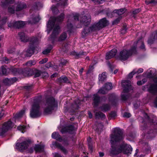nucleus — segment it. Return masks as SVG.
<instances>
[{"mask_svg":"<svg viewBox=\"0 0 157 157\" xmlns=\"http://www.w3.org/2000/svg\"><path fill=\"white\" fill-rule=\"evenodd\" d=\"M64 17V15L63 13H61L60 15L57 17H53L52 21L49 20L48 24V27H50L52 29L53 27V31L52 34L51 36V39L53 42L56 37V36L59 32L60 27L58 25H55L56 22H60L62 21Z\"/></svg>","mask_w":157,"mask_h":157,"instance_id":"nucleus-3","label":"nucleus"},{"mask_svg":"<svg viewBox=\"0 0 157 157\" xmlns=\"http://www.w3.org/2000/svg\"><path fill=\"white\" fill-rule=\"evenodd\" d=\"M126 28L125 27H124L121 30V33L122 34H124L126 33Z\"/></svg>","mask_w":157,"mask_h":157,"instance_id":"nucleus-63","label":"nucleus"},{"mask_svg":"<svg viewBox=\"0 0 157 157\" xmlns=\"http://www.w3.org/2000/svg\"><path fill=\"white\" fill-rule=\"evenodd\" d=\"M91 26L89 28L87 27H85L82 33V34L83 36H85L86 35V34H87L88 33L90 32V30L91 31H94V30H92L91 29Z\"/></svg>","mask_w":157,"mask_h":157,"instance_id":"nucleus-39","label":"nucleus"},{"mask_svg":"<svg viewBox=\"0 0 157 157\" xmlns=\"http://www.w3.org/2000/svg\"><path fill=\"white\" fill-rule=\"evenodd\" d=\"M33 85H27L26 86H24V88L27 91L31 90L33 88Z\"/></svg>","mask_w":157,"mask_h":157,"instance_id":"nucleus-51","label":"nucleus"},{"mask_svg":"<svg viewBox=\"0 0 157 157\" xmlns=\"http://www.w3.org/2000/svg\"><path fill=\"white\" fill-rule=\"evenodd\" d=\"M20 39L21 41L26 42L28 41L29 39L28 36L24 32H21L18 33Z\"/></svg>","mask_w":157,"mask_h":157,"instance_id":"nucleus-21","label":"nucleus"},{"mask_svg":"<svg viewBox=\"0 0 157 157\" xmlns=\"http://www.w3.org/2000/svg\"><path fill=\"white\" fill-rule=\"evenodd\" d=\"M67 63V60L64 59H62L61 60V61L59 64V65L60 66L61 64L62 66L65 65Z\"/></svg>","mask_w":157,"mask_h":157,"instance_id":"nucleus-60","label":"nucleus"},{"mask_svg":"<svg viewBox=\"0 0 157 157\" xmlns=\"http://www.w3.org/2000/svg\"><path fill=\"white\" fill-rule=\"evenodd\" d=\"M53 65L51 62H49L47 63L45 65V67L47 68H49L52 67Z\"/></svg>","mask_w":157,"mask_h":157,"instance_id":"nucleus-61","label":"nucleus"},{"mask_svg":"<svg viewBox=\"0 0 157 157\" xmlns=\"http://www.w3.org/2000/svg\"><path fill=\"white\" fill-rule=\"evenodd\" d=\"M33 75H34L35 78H36L39 77L41 74V72L40 71L37 69H34V70H33Z\"/></svg>","mask_w":157,"mask_h":157,"instance_id":"nucleus-41","label":"nucleus"},{"mask_svg":"<svg viewBox=\"0 0 157 157\" xmlns=\"http://www.w3.org/2000/svg\"><path fill=\"white\" fill-rule=\"evenodd\" d=\"M30 143L29 140L23 141L21 143H17L16 144V148L20 151H23L28 148Z\"/></svg>","mask_w":157,"mask_h":157,"instance_id":"nucleus-12","label":"nucleus"},{"mask_svg":"<svg viewBox=\"0 0 157 157\" xmlns=\"http://www.w3.org/2000/svg\"><path fill=\"white\" fill-rule=\"evenodd\" d=\"M59 81L61 83L66 82L68 83L69 82L68 79L66 76L61 77L59 79Z\"/></svg>","mask_w":157,"mask_h":157,"instance_id":"nucleus-40","label":"nucleus"},{"mask_svg":"<svg viewBox=\"0 0 157 157\" xmlns=\"http://www.w3.org/2000/svg\"><path fill=\"white\" fill-rule=\"evenodd\" d=\"M80 21L81 24L86 26L90 24L91 21V17L90 15L83 16L80 18Z\"/></svg>","mask_w":157,"mask_h":157,"instance_id":"nucleus-13","label":"nucleus"},{"mask_svg":"<svg viewBox=\"0 0 157 157\" xmlns=\"http://www.w3.org/2000/svg\"><path fill=\"white\" fill-rule=\"evenodd\" d=\"M4 116V113L3 109H2L0 111V120L2 119Z\"/></svg>","mask_w":157,"mask_h":157,"instance_id":"nucleus-57","label":"nucleus"},{"mask_svg":"<svg viewBox=\"0 0 157 157\" xmlns=\"http://www.w3.org/2000/svg\"><path fill=\"white\" fill-rule=\"evenodd\" d=\"M140 43L141 44V46H140V48L142 49H145V46L144 45V44L143 43V41H142L141 40H138V41L136 43H135V44H134V45H133V46H134V45H136V47L137 46H136V44L137 43Z\"/></svg>","mask_w":157,"mask_h":157,"instance_id":"nucleus-44","label":"nucleus"},{"mask_svg":"<svg viewBox=\"0 0 157 157\" xmlns=\"http://www.w3.org/2000/svg\"><path fill=\"white\" fill-rule=\"evenodd\" d=\"M94 112L95 113V116L96 119H101V120H104L106 118L105 115L100 111L95 112L94 111Z\"/></svg>","mask_w":157,"mask_h":157,"instance_id":"nucleus-22","label":"nucleus"},{"mask_svg":"<svg viewBox=\"0 0 157 157\" xmlns=\"http://www.w3.org/2000/svg\"><path fill=\"white\" fill-rule=\"evenodd\" d=\"M117 116L116 113L115 112H111L109 114V118L111 119L112 118H114Z\"/></svg>","mask_w":157,"mask_h":157,"instance_id":"nucleus-46","label":"nucleus"},{"mask_svg":"<svg viewBox=\"0 0 157 157\" xmlns=\"http://www.w3.org/2000/svg\"><path fill=\"white\" fill-rule=\"evenodd\" d=\"M16 6V11H20L26 9L27 6L26 4L23 2L18 1L15 4Z\"/></svg>","mask_w":157,"mask_h":157,"instance_id":"nucleus-16","label":"nucleus"},{"mask_svg":"<svg viewBox=\"0 0 157 157\" xmlns=\"http://www.w3.org/2000/svg\"><path fill=\"white\" fill-rule=\"evenodd\" d=\"M90 139L89 140L88 139V144L89 146V148L90 150L91 151H92V147L91 145V143L90 142Z\"/></svg>","mask_w":157,"mask_h":157,"instance_id":"nucleus-55","label":"nucleus"},{"mask_svg":"<svg viewBox=\"0 0 157 157\" xmlns=\"http://www.w3.org/2000/svg\"><path fill=\"white\" fill-rule=\"evenodd\" d=\"M36 64V61L34 60H30L27 62L26 64L28 66H31Z\"/></svg>","mask_w":157,"mask_h":157,"instance_id":"nucleus-45","label":"nucleus"},{"mask_svg":"<svg viewBox=\"0 0 157 157\" xmlns=\"http://www.w3.org/2000/svg\"><path fill=\"white\" fill-rule=\"evenodd\" d=\"M106 75L105 72H103L101 74L99 75V80L101 82H103L106 79Z\"/></svg>","mask_w":157,"mask_h":157,"instance_id":"nucleus-34","label":"nucleus"},{"mask_svg":"<svg viewBox=\"0 0 157 157\" xmlns=\"http://www.w3.org/2000/svg\"><path fill=\"white\" fill-rule=\"evenodd\" d=\"M126 10L125 8H122L119 10H115L113 11L114 13H117L118 15H121L124 13Z\"/></svg>","mask_w":157,"mask_h":157,"instance_id":"nucleus-32","label":"nucleus"},{"mask_svg":"<svg viewBox=\"0 0 157 157\" xmlns=\"http://www.w3.org/2000/svg\"><path fill=\"white\" fill-rule=\"evenodd\" d=\"M2 63L4 62L6 63H8L10 62V60L7 58L6 57H5L2 59L1 61Z\"/></svg>","mask_w":157,"mask_h":157,"instance_id":"nucleus-47","label":"nucleus"},{"mask_svg":"<svg viewBox=\"0 0 157 157\" xmlns=\"http://www.w3.org/2000/svg\"><path fill=\"white\" fill-rule=\"evenodd\" d=\"M80 101L79 100L77 99L74 102V103L71 106V108H72L73 112H75V110L79 108V104Z\"/></svg>","mask_w":157,"mask_h":157,"instance_id":"nucleus-24","label":"nucleus"},{"mask_svg":"<svg viewBox=\"0 0 157 157\" xmlns=\"http://www.w3.org/2000/svg\"><path fill=\"white\" fill-rule=\"evenodd\" d=\"M144 117L145 121L147 122H143V124L141 126V130L149 134L151 138L154 137L155 136L156 132L155 130L151 129V128L153 127L152 124H157V123H155V117L152 114L148 115L147 113H145Z\"/></svg>","mask_w":157,"mask_h":157,"instance_id":"nucleus-2","label":"nucleus"},{"mask_svg":"<svg viewBox=\"0 0 157 157\" xmlns=\"http://www.w3.org/2000/svg\"><path fill=\"white\" fill-rule=\"evenodd\" d=\"M40 100L39 98L34 99L31 105L30 110V116L32 118H37L41 115L40 110Z\"/></svg>","mask_w":157,"mask_h":157,"instance_id":"nucleus-4","label":"nucleus"},{"mask_svg":"<svg viewBox=\"0 0 157 157\" xmlns=\"http://www.w3.org/2000/svg\"><path fill=\"white\" fill-rule=\"evenodd\" d=\"M40 20V18L39 16L37 15L36 17H33L32 18H31L28 21V22L29 23L33 24L38 22Z\"/></svg>","mask_w":157,"mask_h":157,"instance_id":"nucleus-29","label":"nucleus"},{"mask_svg":"<svg viewBox=\"0 0 157 157\" xmlns=\"http://www.w3.org/2000/svg\"><path fill=\"white\" fill-rule=\"evenodd\" d=\"M25 127L24 126H20L17 127V129L21 131L23 133V131L25 129Z\"/></svg>","mask_w":157,"mask_h":157,"instance_id":"nucleus-54","label":"nucleus"},{"mask_svg":"<svg viewBox=\"0 0 157 157\" xmlns=\"http://www.w3.org/2000/svg\"><path fill=\"white\" fill-rule=\"evenodd\" d=\"M54 145L55 146L59 148L65 154H66L67 153V151L59 143L56 142Z\"/></svg>","mask_w":157,"mask_h":157,"instance_id":"nucleus-33","label":"nucleus"},{"mask_svg":"<svg viewBox=\"0 0 157 157\" xmlns=\"http://www.w3.org/2000/svg\"><path fill=\"white\" fill-rule=\"evenodd\" d=\"M67 37V34L65 32H63L60 36L58 39V41H62L66 40Z\"/></svg>","mask_w":157,"mask_h":157,"instance_id":"nucleus-35","label":"nucleus"},{"mask_svg":"<svg viewBox=\"0 0 157 157\" xmlns=\"http://www.w3.org/2000/svg\"><path fill=\"white\" fill-rule=\"evenodd\" d=\"M11 72L14 75L21 74L22 72V69L12 67L10 69Z\"/></svg>","mask_w":157,"mask_h":157,"instance_id":"nucleus-25","label":"nucleus"},{"mask_svg":"<svg viewBox=\"0 0 157 157\" xmlns=\"http://www.w3.org/2000/svg\"><path fill=\"white\" fill-rule=\"evenodd\" d=\"M144 70L142 68H139L137 71H136V74L137 73L139 74V73H142L143 72Z\"/></svg>","mask_w":157,"mask_h":157,"instance_id":"nucleus-62","label":"nucleus"},{"mask_svg":"<svg viewBox=\"0 0 157 157\" xmlns=\"http://www.w3.org/2000/svg\"><path fill=\"white\" fill-rule=\"evenodd\" d=\"M52 138L61 141L62 140L61 138L60 135L57 132H54L52 134Z\"/></svg>","mask_w":157,"mask_h":157,"instance_id":"nucleus-31","label":"nucleus"},{"mask_svg":"<svg viewBox=\"0 0 157 157\" xmlns=\"http://www.w3.org/2000/svg\"><path fill=\"white\" fill-rule=\"evenodd\" d=\"M98 92L99 94H107L108 91L105 89L103 86L99 90Z\"/></svg>","mask_w":157,"mask_h":157,"instance_id":"nucleus-43","label":"nucleus"},{"mask_svg":"<svg viewBox=\"0 0 157 157\" xmlns=\"http://www.w3.org/2000/svg\"><path fill=\"white\" fill-rule=\"evenodd\" d=\"M140 10H141L139 8L136 9L133 11V13L134 15H136L140 11Z\"/></svg>","mask_w":157,"mask_h":157,"instance_id":"nucleus-58","label":"nucleus"},{"mask_svg":"<svg viewBox=\"0 0 157 157\" xmlns=\"http://www.w3.org/2000/svg\"><path fill=\"white\" fill-rule=\"evenodd\" d=\"M67 0H60L59 2L57 4L56 6L53 5L51 7L53 12L55 14L58 13L59 12V11L57 8L64 7L67 5Z\"/></svg>","mask_w":157,"mask_h":157,"instance_id":"nucleus-11","label":"nucleus"},{"mask_svg":"<svg viewBox=\"0 0 157 157\" xmlns=\"http://www.w3.org/2000/svg\"><path fill=\"white\" fill-rule=\"evenodd\" d=\"M48 60V59L47 58H44L40 61L39 63L40 64H43L46 63Z\"/></svg>","mask_w":157,"mask_h":157,"instance_id":"nucleus-59","label":"nucleus"},{"mask_svg":"<svg viewBox=\"0 0 157 157\" xmlns=\"http://www.w3.org/2000/svg\"><path fill=\"white\" fill-rule=\"evenodd\" d=\"M33 70L30 68H26L22 69V72L21 74L25 76H30L33 75Z\"/></svg>","mask_w":157,"mask_h":157,"instance_id":"nucleus-19","label":"nucleus"},{"mask_svg":"<svg viewBox=\"0 0 157 157\" xmlns=\"http://www.w3.org/2000/svg\"><path fill=\"white\" fill-rule=\"evenodd\" d=\"M117 50L116 49H112L109 52L106 53L105 58L106 59H109L114 56L116 54Z\"/></svg>","mask_w":157,"mask_h":157,"instance_id":"nucleus-18","label":"nucleus"},{"mask_svg":"<svg viewBox=\"0 0 157 157\" xmlns=\"http://www.w3.org/2000/svg\"><path fill=\"white\" fill-rule=\"evenodd\" d=\"M15 49L14 48H10L8 50V52L9 54H13L15 52Z\"/></svg>","mask_w":157,"mask_h":157,"instance_id":"nucleus-52","label":"nucleus"},{"mask_svg":"<svg viewBox=\"0 0 157 157\" xmlns=\"http://www.w3.org/2000/svg\"><path fill=\"white\" fill-rule=\"evenodd\" d=\"M156 40H157V31L153 33L152 36L148 40V44H152Z\"/></svg>","mask_w":157,"mask_h":157,"instance_id":"nucleus-23","label":"nucleus"},{"mask_svg":"<svg viewBox=\"0 0 157 157\" xmlns=\"http://www.w3.org/2000/svg\"><path fill=\"white\" fill-rule=\"evenodd\" d=\"M58 106V102L56 101L53 97H50L48 98L46 101L44 107V112L47 114L51 113L52 110L57 107Z\"/></svg>","mask_w":157,"mask_h":157,"instance_id":"nucleus-6","label":"nucleus"},{"mask_svg":"<svg viewBox=\"0 0 157 157\" xmlns=\"http://www.w3.org/2000/svg\"><path fill=\"white\" fill-rule=\"evenodd\" d=\"M109 101L111 102L112 104L116 102L117 101V97L116 95L114 94H112L109 95Z\"/></svg>","mask_w":157,"mask_h":157,"instance_id":"nucleus-26","label":"nucleus"},{"mask_svg":"<svg viewBox=\"0 0 157 157\" xmlns=\"http://www.w3.org/2000/svg\"><path fill=\"white\" fill-rule=\"evenodd\" d=\"M86 52L82 51L80 52H74L73 53V55L78 57H81L82 56H86Z\"/></svg>","mask_w":157,"mask_h":157,"instance_id":"nucleus-37","label":"nucleus"},{"mask_svg":"<svg viewBox=\"0 0 157 157\" xmlns=\"http://www.w3.org/2000/svg\"><path fill=\"white\" fill-rule=\"evenodd\" d=\"M136 74V70H134L132 72H130L128 75V78L129 79H131L133 76V75Z\"/></svg>","mask_w":157,"mask_h":157,"instance_id":"nucleus-50","label":"nucleus"},{"mask_svg":"<svg viewBox=\"0 0 157 157\" xmlns=\"http://www.w3.org/2000/svg\"><path fill=\"white\" fill-rule=\"evenodd\" d=\"M17 79L16 77L8 79V78H5L3 81L4 84L7 86H10L14 83L17 81Z\"/></svg>","mask_w":157,"mask_h":157,"instance_id":"nucleus-20","label":"nucleus"},{"mask_svg":"<svg viewBox=\"0 0 157 157\" xmlns=\"http://www.w3.org/2000/svg\"><path fill=\"white\" fill-rule=\"evenodd\" d=\"M8 10L9 12L13 13L16 11L15 6L13 5L10 6L8 7Z\"/></svg>","mask_w":157,"mask_h":157,"instance_id":"nucleus-38","label":"nucleus"},{"mask_svg":"<svg viewBox=\"0 0 157 157\" xmlns=\"http://www.w3.org/2000/svg\"><path fill=\"white\" fill-rule=\"evenodd\" d=\"M74 127L73 125H70L62 128L61 132L63 134L68 132L72 134L74 133Z\"/></svg>","mask_w":157,"mask_h":157,"instance_id":"nucleus-15","label":"nucleus"},{"mask_svg":"<svg viewBox=\"0 0 157 157\" xmlns=\"http://www.w3.org/2000/svg\"><path fill=\"white\" fill-rule=\"evenodd\" d=\"M72 27H73V25L72 24H70L69 25L68 24L67 25V27H68V31H70V30H71V29L72 28Z\"/></svg>","mask_w":157,"mask_h":157,"instance_id":"nucleus-64","label":"nucleus"},{"mask_svg":"<svg viewBox=\"0 0 157 157\" xmlns=\"http://www.w3.org/2000/svg\"><path fill=\"white\" fill-rule=\"evenodd\" d=\"M111 148L109 150L110 155H115L122 152L125 154H131L132 148L129 144L123 141L119 145L118 142L124 139L122 131L119 128H115L110 136Z\"/></svg>","mask_w":157,"mask_h":157,"instance_id":"nucleus-1","label":"nucleus"},{"mask_svg":"<svg viewBox=\"0 0 157 157\" xmlns=\"http://www.w3.org/2000/svg\"><path fill=\"white\" fill-rule=\"evenodd\" d=\"M105 88L108 92L110 90L112 89L113 86L112 84L111 83L108 82L105 83L103 86Z\"/></svg>","mask_w":157,"mask_h":157,"instance_id":"nucleus-36","label":"nucleus"},{"mask_svg":"<svg viewBox=\"0 0 157 157\" xmlns=\"http://www.w3.org/2000/svg\"><path fill=\"white\" fill-rule=\"evenodd\" d=\"M150 92L153 94L157 93V85L153 84H151L149 89Z\"/></svg>","mask_w":157,"mask_h":157,"instance_id":"nucleus-27","label":"nucleus"},{"mask_svg":"<svg viewBox=\"0 0 157 157\" xmlns=\"http://www.w3.org/2000/svg\"><path fill=\"white\" fill-rule=\"evenodd\" d=\"M109 24V21L106 20V18L104 17L100 20L98 23H94L92 25L90 29L92 30H98L107 26Z\"/></svg>","mask_w":157,"mask_h":157,"instance_id":"nucleus-9","label":"nucleus"},{"mask_svg":"<svg viewBox=\"0 0 157 157\" xmlns=\"http://www.w3.org/2000/svg\"><path fill=\"white\" fill-rule=\"evenodd\" d=\"M25 113V110H22L16 114V117H21L24 115Z\"/></svg>","mask_w":157,"mask_h":157,"instance_id":"nucleus-48","label":"nucleus"},{"mask_svg":"<svg viewBox=\"0 0 157 157\" xmlns=\"http://www.w3.org/2000/svg\"><path fill=\"white\" fill-rule=\"evenodd\" d=\"M7 69H6L4 66L2 67V71L3 75H6L7 74Z\"/></svg>","mask_w":157,"mask_h":157,"instance_id":"nucleus-49","label":"nucleus"},{"mask_svg":"<svg viewBox=\"0 0 157 157\" xmlns=\"http://www.w3.org/2000/svg\"><path fill=\"white\" fill-rule=\"evenodd\" d=\"M122 85L124 88V89L121 94V97L122 100L125 101L130 97V94H128V93L130 90H132V88L131 86V82L129 80L122 82Z\"/></svg>","mask_w":157,"mask_h":157,"instance_id":"nucleus-7","label":"nucleus"},{"mask_svg":"<svg viewBox=\"0 0 157 157\" xmlns=\"http://www.w3.org/2000/svg\"><path fill=\"white\" fill-rule=\"evenodd\" d=\"M136 53V46L132 47L129 50L124 49L120 52L118 58L120 60L125 61L132 55Z\"/></svg>","mask_w":157,"mask_h":157,"instance_id":"nucleus-5","label":"nucleus"},{"mask_svg":"<svg viewBox=\"0 0 157 157\" xmlns=\"http://www.w3.org/2000/svg\"><path fill=\"white\" fill-rule=\"evenodd\" d=\"M110 106L109 104H104L100 107L99 109L103 112H106L110 109Z\"/></svg>","mask_w":157,"mask_h":157,"instance_id":"nucleus-28","label":"nucleus"},{"mask_svg":"<svg viewBox=\"0 0 157 157\" xmlns=\"http://www.w3.org/2000/svg\"><path fill=\"white\" fill-rule=\"evenodd\" d=\"M93 102L92 105L94 107H97L100 102V97L97 94H94L92 97Z\"/></svg>","mask_w":157,"mask_h":157,"instance_id":"nucleus-17","label":"nucleus"},{"mask_svg":"<svg viewBox=\"0 0 157 157\" xmlns=\"http://www.w3.org/2000/svg\"><path fill=\"white\" fill-rule=\"evenodd\" d=\"M25 24V22L19 21L10 23L8 24V26L11 28H14L19 29L24 26Z\"/></svg>","mask_w":157,"mask_h":157,"instance_id":"nucleus-14","label":"nucleus"},{"mask_svg":"<svg viewBox=\"0 0 157 157\" xmlns=\"http://www.w3.org/2000/svg\"><path fill=\"white\" fill-rule=\"evenodd\" d=\"M94 2L95 4H101L104 1V0H91Z\"/></svg>","mask_w":157,"mask_h":157,"instance_id":"nucleus-53","label":"nucleus"},{"mask_svg":"<svg viewBox=\"0 0 157 157\" xmlns=\"http://www.w3.org/2000/svg\"><path fill=\"white\" fill-rule=\"evenodd\" d=\"M29 45L26 52L27 56H30L34 54L36 45L38 44V40L36 37H32L30 38Z\"/></svg>","mask_w":157,"mask_h":157,"instance_id":"nucleus-8","label":"nucleus"},{"mask_svg":"<svg viewBox=\"0 0 157 157\" xmlns=\"http://www.w3.org/2000/svg\"><path fill=\"white\" fill-rule=\"evenodd\" d=\"M131 114L130 113L127 112L124 113L123 115V117H124L127 118H129L131 117Z\"/></svg>","mask_w":157,"mask_h":157,"instance_id":"nucleus-56","label":"nucleus"},{"mask_svg":"<svg viewBox=\"0 0 157 157\" xmlns=\"http://www.w3.org/2000/svg\"><path fill=\"white\" fill-rule=\"evenodd\" d=\"M36 152H41L44 151V147L40 145H36L34 148Z\"/></svg>","mask_w":157,"mask_h":157,"instance_id":"nucleus-30","label":"nucleus"},{"mask_svg":"<svg viewBox=\"0 0 157 157\" xmlns=\"http://www.w3.org/2000/svg\"><path fill=\"white\" fill-rule=\"evenodd\" d=\"M52 48V46L51 45H49L48 48L43 51V53L44 55L48 54L50 52Z\"/></svg>","mask_w":157,"mask_h":157,"instance_id":"nucleus-42","label":"nucleus"},{"mask_svg":"<svg viewBox=\"0 0 157 157\" xmlns=\"http://www.w3.org/2000/svg\"><path fill=\"white\" fill-rule=\"evenodd\" d=\"M13 126V124L11 121L5 122L0 128V136H3Z\"/></svg>","mask_w":157,"mask_h":157,"instance_id":"nucleus-10","label":"nucleus"}]
</instances>
